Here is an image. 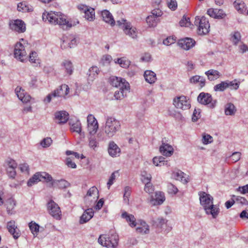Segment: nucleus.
<instances>
[{"mask_svg":"<svg viewBox=\"0 0 248 248\" xmlns=\"http://www.w3.org/2000/svg\"><path fill=\"white\" fill-rule=\"evenodd\" d=\"M42 18L44 21L47 20L51 24L58 25L64 30H68L72 26L66 16L61 12H45L42 15Z\"/></svg>","mask_w":248,"mask_h":248,"instance_id":"1","label":"nucleus"},{"mask_svg":"<svg viewBox=\"0 0 248 248\" xmlns=\"http://www.w3.org/2000/svg\"><path fill=\"white\" fill-rule=\"evenodd\" d=\"M201 204L203 206L207 215H211L215 218L218 216L219 209L217 206L213 204V198L209 194L205 192L199 193Z\"/></svg>","mask_w":248,"mask_h":248,"instance_id":"2","label":"nucleus"},{"mask_svg":"<svg viewBox=\"0 0 248 248\" xmlns=\"http://www.w3.org/2000/svg\"><path fill=\"white\" fill-rule=\"evenodd\" d=\"M120 122L113 117H108L104 127V132L108 138H111L120 129Z\"/></svg>","mask_w":248,"mask_h":248,"instance_id":"3","label":"nucleus"},{"mask_svg":"<svg viewBox=\"0 0 248 248\" xmlns=\"http://www.w3.org/2000/svg\"><path fill=\"white\" fill-rule=\"evenodd\" d=\"M98 243L102 246L108 248H116L119 242V236L116 233L110 235H100L98 239Z\"/></svg>","mask_w":248,"mask_h":248,"instance_id":"4","label":"nucleus"},{"mask_svg":"<svg viewBox=\"0 0 248 248\" xmlns=\"http://www.w3.org/2000/svg\"><path fill=\"white\" fill-rule=\"evenodd\" d=\"M195 25L198 26V33L199 35L206 34L209 31L210 25L208 20L204 16L200 18L197 16L195 18Z\"/></svg>","mask_w":248,"mask_h":248,"instance_id":"5","label":"nucleus"},{"mask_svg":"<svg viewBox=\"0 0 248 248\" xmlns=\"http://www.w3.org/2000/svg\"><path fill=\"white\" fill-rule=\"evenodd\" d=\"M197 101L202 105H207L211 108H214L217 104V100H214L212 95L209 93H201L197 97Z\"/></svg>","mask_w":248,"mask_h":248,"instance_id":"6","label":"nucleus"},{"mask_svg":"<svg viewBox=\"0 0 248 248\" xmlns=\"http://www.w3.org/2000/svg\"><path fill=\"white\" fill-rule=\"evenodd\" d=\"M99 191L95 186L91 187L84 196V202L87 206H90L99 198Z\"/></svg>","mask_w":248,"mask_h":248,"instance_id":"7","label":"nucleus"},{"mask_svg":"<svg viewBox=\"0 0 248 248\" xmlns=\"http://www.w3.org/2000/svg\"><path fill=\"white\" fill-rule=\"evenodd\" d=\"M27 46H24L21 42L17 43L15 46L14 55L15 57L23 62L27 59V53L26 48Z\"/></svg>","mask_w":248,"mask_h":248,"instance_id":"8","label":"nucleus"},{"mask_svg":"<svg viewBox=\"0 0 248 248\" xmlns=\"http://www.w3.org/2000/svg\"><path fill=\"white\" fill-rule=\"evenodd\" d=\"M173 103L178 109L182 110L188 109L190 108V103L186 96L181 95L177 96L173 99Z\"/></svg>","mask_w":248,"mask_h":248,"instance_id":"9","label":"nucleus"},{"mask_svg":"<svg viewBox=\"0 0 248 248\" xmlns=\"http://www.w3.org/2000/svg\"><path fill=\"white\" fill-rule=\"evenodd\" d=\"M47 208L49 213L55 219H60L61 211L59 205L53 201L50 200L47 204Z\"/></svg>","mask_w":248,"mask_h":248,"instance_id":"10","label":"nucleus"},{"mask_svg":"<svg viewBox=\"0 0 248 248\" xmlns=\"http://www.w3.org/2000/svg\"><path fill=\"white\" fill-rule=\"evenodd\" d=\"M88 131L90 135L95 134L98 128L97 120L93 115L90 114L87 117Z\"/></svg>","mask_w":248,"mask_h":248,"instance_id":"11","label":"nucleus"},{"mask_svg":"<svg viewBox=\"0 0 248 248\" xmlns=\"http://www.w3.org/2000/svg\"><path fill=\"white\" fill-rule=\"evenodd\" d=\"M109 82L112 86L115 87L129 88V84L124 79L115 76H112L109 78Z\"/></svg>","mask_w":248,"mask_h":248,"instance_id":"12","label":"nucleus"},{"mask_svg":"<svg viewBox=\"0 0 248 248\" xmlns=\"http://www.w3.org/2000/svg\"><path fill=\"white\" fill-rule=\"evenodd\" d=\"M165 200L164 193L160 191H157L155 192V198L152 196L151 197L149 202L151 206H155L161 204Z\"/></svg>","mask_w":248,"mask_h":248,"instance_id":"13","label":"nucleus"},{"mask_svg":"<svg viewBox=\"0 0 248 248\" xmlns=\"http://www.w3.org/2000/svg\"><path fill=\"white\" fill-rule=\"evenodd\" d=\"M123 31L125 35L133 39H136L138 37L137 29L132 26L130 22L129 23H126L124 25Z\"/></svg>","mask_w":248,"mask_h":248,"instance_id":"14","label":"nucleus"},{"mask_svg":"<svg viewBox=\"0 0 248 248\" xmlns=\"http://www.w3.org/2000/svg\"><path fill=\"white\" fill-rule=\"evenodd\" d=\"M69 92V88L68 85L63 84L53 91V97H65L68 94Z\"/></svg>","mask_w":248,"mask_h":248,"instance_id":"15","label":"nucleus"},{"mask_svg":"<svg viewBox=\"0 0 248 248\" xmlns=\"http://www.w3.org/2000/svg\"><path fill=\"white\" fill-rule=\"evenodd\" d=\"M7 229L15 239H17L20 236V231L16 225L15 221L11 220L8 222L7 223Z\"/></svg>","mask_w":248,"mask_h":248,"instance_id":"16","label":"nucleus"},{"mask_svg":"<svg viewBox=\"0 0 248 248\" xmlns=\"http://www.w3.org/2000/svg\"><path fill=\"white\" fill-rule=\"evenodd\" d=\"M10 28L18 32H24L26 31V25L21 20L17 19L10 24Z\"/></svg>","mask_w":248,"mask_h":248,"instance_id":"17","label":"nucleus"},{"mask_svg":"<svg viewBox=\"0 0 248 248\" xmlns=\"http://www.w3.org/2000/svg\"><path fill=\"white\" fill-rule=\"evenodd\" d=\"M15 93L19 100L23 103H27L31 98L30 95L27 94L24 90L20 87H17L15 89Z\"/></svg>","mask_w":248,"mask_h":248,"instance_id":"18","label":"nucleus"},{"mask_svg":"<svg viewBox=\"0 0 248 248\" xmlns=\"http://www.w3.org/2000/svg\"><path fill=\"white\" fill-rule=\"evenodd\" d=\"M55 118L59 124H63L69 119V114L64 110L57 111L55 113Z\"/></svg>","mask_w":248,"mask_h":248,"instance_id":"19","label":"nucleus"},{"mask_svg":"<svg viewBox=\"0 0 248 248\" xmlns=\"http://www.w3.org/2000/svg\"><path fill=\"white\" fill-rule=\"evenodd\" d=\"M195 43V41L190 38L180 39L178 43L179 46L185 50H188L192 47Z\"/></svg>","mask_w":248,"mask_h":248,"instance_id":"20","label":"nucleus"},{"mask_svg":"<svg viewBox=\"0 0 248 248\" xmlns=\"http://www.w3.org/2000/svg\"><path fill=\"white\" fill-rule=\"evenodd\" d=\"M120 152L121 149L113 141L109 142L108 147V153L111 156H118L120 155Z\"/></svg>","mask_w":248,"mask_h":248,"instance_id":"21","label":"nucleus"},{"mask_svg":"<svg viewBox=\"0 0 248 248\" xmlns=\"http://www.w3.org/2000/svg\"><path fill=\"white\" fill-rule=\"evenodd\" d=\"M79 8H81L82 11L84 13V17L88 21H92L94 19L95 13L94 10L92 8H88L85 5L81 6Z\"/></svg>","mask_w":248,"mask_h":248,"instance_id":"22","label":"nucleus"},{"mask_svg":"<svg viewBox=\"0 0 248 248\" xmlns=\"http://www.w3.org/2000/svg\"><path fill=\"white\" fill-rule=\"evenodd\" d=\"M152 15L147 17V22L149 23V26L154 27L156 25V22L155 18L160 16L162 15V12L159 9H155L152 12Z\"/></svg>","mask_w":248,"mask_h":248,"instance_id":"23","label":"nucleus"},{"mask_svg":"<svg viewBox=\"0 0 248 248\" xmlns=\"http://www.w3.org/2000/svg\"><path fill=\"white\" fill-rule=\"evenodd\" d=\"M94 212L92 208H88L85 210L80 217L79 223L82 224L89 221L93 216Z\"/></svg>","mask_w":248,"mask_h":248,"instance_id":"24","label":"nucleus"},{"mask_svg":"<svg viewBox=\"0 0 248 248\" xmlns=\"http://www.w3.org/2000/svg\"><path fill=\"white\" fill-rule=\"evenodd\" d=\"M159 151L163 155L170 156L173 153V148L168 144L163 143L160 147Z\"/></svg>","mask_w":248,"mask_h":248,"instance_id":"25","label":"nucleus"},{"mask_svg":"<svg viewBox=\"0 0 248 248\" xmlns=\"http://www.w3.org/2000/svg\"><path fill=\"white\" fill-rule=\"evenodd\" d=\"M102 16L103 20L110 24L111 26H113L115 25V21L113 18L112 15L108 10H104L102 12Z\"/></svg>","mask_w":248,"mask_h":248,"instance_id":"26","label":"nucleus"},{"mask_svg":"<svg viewBox=\"0 0 248 248\" xmlns=\"http://www.w3.org/2000/svg\"><path fill=\"white\" fill-rule=\"evenodd\" d=\"M138 224L140 226L136 228V231L138 233H140L142 234H148L149 233V225L144 221L140 220L139 221Z\"/></svg>","mask_w":248,"mask_h":248,"instance_id":"27","label":"nucleus"},{"mask_svg":"<svg viewBox=\"0 0 248 248\" xmlns=\"http://www.w3.org/2000/svg\"><path fill=\"white\" fill-rule=\"evenodd\" d=\"M144 77L145 80L150 84H153L156 80V74L151 70H146L144 72Z\"/></svg>","mask_w":248,"mask_h":248,"instance_id":"28","label":"nucleus"},{"mask_svg":"<svg viewBox=\"0 0 248 248\" xmlns=\"http://www.w3.org/2000/svg\"><path fill=\"white\" fill-rule=\"evenodd\" d=\"M122 217L126 219L131 227H136V225L139 224V222H136V218L133 215L129 214L126 212L122 213Z\"/></svg>","mask_w":248,"mask_h":248,"instance_id":"29","label":"nucleus"},{"mask_svg":"<svg viewBox=\"0 0 248 248\" xmlns=\"http://www.w3.org/2000/svg\"><path fill=\"white\" fill-rule=\"evenodd\" d=\"M205 74L207 76L208 79L210 81H214L219 78L221 74L220 73L214 69H210L205 72Z\"/></svg>","mask_w":248,"mask_h":248,"instance_id":"30","label":"nucleus"},{"mask_svg":"<svg viewBox=\"0 0 248 248\" xmlns=\"http://www.w3.org/2000/svg\"><path fill=\"white\" fill-rule=\"evenodd\" d=\"M52 186L57 187L59 188L63 189L68 187L69 183L65 180H54L51 183Z\"/></svg>","mask_w":248,"mask_h":248,"instance_id":"31","label":"nucleus"},{"mask_svg":"<svg viewBox=\"0 0 248 248\" xmlns=\"http://www.w3.org/2000/svg\"><path fill=\"white\" fill-rule=\"evenodd\" d=\"M119 91H116L114 93V97L116 99H121L126 96L127 93L129 92V88L121 87L119 88Z\"/></svg>","mask_w":248,"mask_h":248,"instance_id":"32","label":"nucleus"},{"mask_svg":"<svg viewBox=\"0 0 248 248\" xmlns=\"http://www.w3.org/2000/svg\"><path fill=\"white\" fill-rule=\"evenodd\" d=\"M236 110L235 107L232 103H228L224 106V112L226 115H234Z\"/></svg>","mask_w":248,"mask_h":248,"instance_id":"33","label":"nucleus"},{"mask_svg":"<svg viewBox=\"0 0 248 248\" xmlns=\"http://www.w3.org/2000/svg\"><path fill=\"white\" fill-rule=\"evenodd\" d=\"M5 205L6 207L7 212L8 214L13 213V210L16 205V202L13 198H10L6 201Z\"/></svg>","mask_w":248,"mask_h":248,"instance_id":"34","label":"nucleus"},{"mask_svg":"<svg viewBox=\"0 0 248 248\" xmlns=\"http://www.w3.org/2000/svg\"><path fill=\"white\" fill-rule=\"evenodd\" d=\"M69 124L71 125V130L72 131L78 133H80L81 131V124L79 120H76L75 122H69Z\"/></svg>","mask_w":248,"mask_h":248,"instance_id":"35","label":"nucleus"},{"mask_svg":"<svg viewBox=\"0 0 248 248\" xmlns=\"http://www.w3.org/2000/svg\"><path fill=\"white\" fill-rule=\"evenodd\" d=\"M62 65L64 67L65 71L69 75L72 74L74 68L71 61L65 60L62 62Z\"/></svg>","mask_w":248,"mask_h":248,"instance_id":"36","label":"nucleus"},{"mask_svg":"<svg viewBox=\"0 0 248 248\" xmlns=\"http://www.w3.org/2000/svg\"><path fill=\"white\" fill-rule=\"evenodd\" d=\"M88 140L89 147L95 150V148L98 146L99 143L94 134L90 135Z\"/></svg>","mask_w":248,"mask_h":248,"instance_id":"37","label":"nucleus"},{"mask_svg":"<svg viewBox=\"0 0 248 248\" xmlns=\"http://www.w3.org/2000/svg\"><path fill=\"white\" fill-rule=\"evenodd\" d=\"M99 72V70L97 67L92 66L89 69L87 74L89 75L90 79L93 80L98 75Z\"/></svg>","mask_w":248,"mask_h":248,"instance_id":"38","label":"nucleus"},{"mask_svg":"<svg viewBox=\"0 0 248 248\" xmlns=\"http://www.w3.org/2000/svg\"><path fill=\"white\" fill-rule=\"evenodd\" d=\"M233 5L235 9L240 13H243L246 10L245 3L240 0L235 1Z\"/></svg>","mask_w":248,"mask_h":248,"instance_id":"39","label":"nucleus"},{"mask_svg":"<svg viewBox=\"0 0 248 248\" xmlns=\"http://www.w3.org/2000/svg\"><path fill=\"white\" fill-rule=\"evenodd\" d=\"M165 158L163 156H156L154 157L153 159V163L156 166H161L162 165H167V161L165 160Z\"/></svg>","mask_w":248,"mask_h":248,"instance_id":"40","label":"nucleus"},{"mask_svg":"<svg viewBox=\"0 0 248 248\" xmlns=\"http://www.w3.org/2000/svg\"><path fill=\"white\" fill-rule=\"evenodd\" d=\"M115 63H119L122 67L124 68H128L130 64V62L124 57L117 59Z\"/></svg>","mask_w":248,"mask_h":248,"instance_id":"41","label":"nucleus"},{"mask_svg":"<svg viewBox=\"0 0 248 248\" xmlns=\"http://www.w3.org/2000/svg\"><path fill=\"white\" fill-rule=\"evenodd\" d=\"M228 85L226 81H221L214 87V90L215 92H223L227 89Z\"/></svg>","mask_w":248,"mask_h":248,"instance_id":"42","label":"nucleus"},{"mask_svg":"<svg viewBox=\"0 0 248 248\" xmlns=\"http://www.w3.org/2000/svg\"><path fill=\"white\" fill-rule=\"evenodd\" d=\"M29 226L34 236H36L39 230V225L31 221L29 223Z\"/></svg>","mask_w":248,"mask_h":248,"instance_id":"43","label":"nucleus"},{"mask_svg":"<svg viewBox=\"0 0 248 248\" xmlns=\"http://www.w3.org/2000/svg\"><path fill=\"white\" fill-rule=\"evenodd\" d=\"M184 175L185 174L183 172L179 170L174 173V176L175 179L181 181L184 184H186L187 183V181L184 177Z\"/></svg>","mask_w":248,"mask_h":248,"instance_id":"44","label":"nucleus"},{"mask_svg":"<svg viewBox=\"0 0 248 248\" xmlns=\"http://www.w3.org/2000/svg\"><path fill=\"white\" fill-rule=\"evenodd\" d=\"M32 180H34L36 182L38 183L41 181V172H37L33 175L28 181L27 185L29 186H31Z\"/></svg>","mask_w":248,"mask_h":248,"instance_id":"45","label":"nucleus"},{"mask_svg":"<svg viewBox=\"0 0 248 248\" xmlns=\"http://www.w3.org/2000/svg\"><path fill=\"white\" fill-rule=\"evenodd\" d=\"M62 43L61 44V47L62 49H67L68 48H72V45H69L70 39L67 37L63 36L62 38Z\"/></svg>","mask_w":248,"mask_h":248,"instance_id":"46","label":"nucleus"},{"mask_svg":"<svg viewBox=\"0 0 248 248\" xmlns=\"http://www.w3.org/2000/svg\"><path fill=\"white\" fill-rule=\"evenodd\" d=\"M52 143V139L49 137L44 138L40 142V145L43 148H47L49 147Z\"/></svg>","mask_w":248,"mask_h":248,"instance_id":"47","label":"nucleus"},{"mask_svg":"<svg viewBox=\"0 0 248 248\" xmlns=\"http://www.w3.org/2000/svg\"><path fill=\"white\" fill-rule=\"evenodd\" d=\"M166 1L168 7L171 11H175L176 10L178 6L176 0H167Z\"/></svg>","mask_w":248,"mask_h":248,"instance_id":"48","label":"nucleus"},{"mask_svg":"<svg viewBox=\"0 0 248 248\" xmlns=\"http://www.w3.org/2000/svg\"><path fill=\"white\" fill-rule=\"evenodd\" d=\"M179 24L181 27H189L191 25L190 18L184 15L180 20Z\"/></svg>","mask_w":248,"mask_h":248,"instance_id":"49","label":"nucleus"},{"mask_svg":"<svg viewBox=\"0 0 248 248\" xmlns=\"http://www.w3.org/2000/svg\"><path fill=\"white\" fill-rule=\"evenodd\" d=\"M217 12H219V11L217 9H210L207 11V14L210 16L219 19V17H221V16L217 15Z\"/></svg>","mask_w":248,"mask_h":248,"instance_id":"50","label":"nucleus"},{"mask_svg":"<svg viewBox=\"0 0 248 248\" xmlns=\"http://www.w3.org/2000/svg\"><path fill=\"white\" fill-rule=\"evenodd\" d=\"M41 181H45L47 182H51L52 183L54 180H53L52 176L50 174L46 172H41Z\"/></svg>","mask_w":248,"mask_h":248,"instance_id":"51","label":"nucleus"},{"mask_svg":"<svg viewBox=\"0 0 248 248\" xmlns=\"http://www.w3.org/2000/svg\"><path fill=\"white\" fill-rule=\"evenodd\" d=\"M213 142V137L209 134L202 135V142L204 144H207Z\"/></svg>","mask_w":248,"mask_h":248,"instance_id":"52","label":"nucleus"},{"mask_svg":"<svg viewBox=\"0 0 248 248\" xmlns=\"http://www.w3.org/2000/svg\"><path fill=\"white\" fill-rule=\"evenodd\" d=\"M235 80L232 81L226 80V82L228 84L227 88H230L231 90H237L239 88V83L235 82Z\"/></svg>","mask_w":248,"mask_h":248,"instance_id":"53","label":"nucleus"},{"mask_svg":"<svg viewBox=\"0 0 248 248\" xmlns=\"http://www.w3.org/2000/svg\"><path fill=\"white\" fill-rule=\"evenodd\" d=\"M17 10L22 12L29 11V6L25 2H20L17 5Z\"/></svg>","mask_w":248,"mask_h":248,"instance_id":"54","label":"nucleus"},{"mask_svg":"<svg viewBox=\"0 0 248 248\" xmlns=\"http://www.w3.org/2000/svg\"><path fill=\"white\" fill-rule=\"evenodd\" d=\"M232 198H233L235 202H236L237 203L245 205H246L248 203L247 200L243 197L233 195Z\"/></svg>","mask_w":248,"mask_h":248,"instance_id":"55","label":"nucleus"},{"mask_svg":"<svg viewBox=\"0 0 248 248\" xmlns=\"http://www.w3.org/2000/svg\"><path fill=\"white\" fill-rule=\"evenodd\" d=\"M167 189L168 192L170 194H175L178 192L177 188L171 183L167 185Z\"/></svg>","mask_w":248,"mask_h":248,"instance_id":"56","label":"nucleus"},{"mask_svg":"<svg viewBox=\"0 0 248 248\" xmlns=\"http://www.w3.org/2000/svg\"><path fill=\"white\" fill-rule=\"evenodd\" d=\"M241 35L240 33L237 31L235 32L232 37V40L234 45H237L240 41Z\"/></svg>","mask_w":248,"mask_h":248,"instance_id":"57","label":"nucleus"},{"mask_svg":"<svg viewBox=\"0 0 248 248\" xmlns=\"http://www.w3.org/2000/svg\"><path fill=\"white\" fill-rule=\"evenodd\" d=\"M37 55L35 52H32L30 54V61L35 64L39 63V60L37 59Z\"/></svg>","mask_w":248,"mask_h":248,"instance_id":"58","label":"nucleus"},{"mask_svg":"<svg viewBox=\"0 0 248 248\" xmlns=\"http://www.w3.org/2000/svg\"><path fill=\"white\" fill-rule=\"evenodd\" d=\"M144 190L149 194L152 193L154 191V187L151 183H146L144 187Z\"/></svg>","mask_w":248,"mask_h":248,"instance_id":"59","label":"nucleus"},{"mask_svg":"<svg viewBox=\"0 0 248 248\" xmlns=\"http://www.w3.org/2000/svg\"><path fill=\"white\" fill-rule=\"evenodd\" d=\"M6 164L7 165V168L16 169L17 166V164L16 162V161L14 160L11 158H9L6 160Z\"/></svg>","mask_w":248,"mask_h":248,"instance_id":"60","label":"nucleus"},{"mask_svg":"<svg viewBox=\"0 0 248 248\" xmlns=\"http://www.w3.org/2000/svg\"><path fill=\"white\" fill-rule=\"evenodd\" d=\"M118 171H115L111 174V175L108 180V181L107 183V186H108V188H109L110 186L113 184L114 181L116 179V174H118Z\"/></svg>","mask_w":248,"mask_h":248,"instance_id":"61","label":"nucleus"},{"mask_svg":"<svg viewBox=\"0 0 248 248\" xmlns=\"http://www.w3.org/2000/svg\"><path fill=\"white\" fill-rule=\"evenodd\" d=\"M6 171L8 176L11 178H14L16 175V168H6Z\"/></svg>","mask_w":248,"mask_h":248,"instance_id":"62","label":"nucleus"},{"mask_svg":"<svg viewBox=\"0 0 248 248\" xmlns=\"http://www.w3.org/2000/svg\"><path fill=\"white\" fill-rule=\"evenodd\" d=\"M19 169L22 172L29 174V166L27 163L21 164L19 165Z\"/></svg>","mask_w":248,"mask_h":248,"instance_id":"63","label":"nucleus"},{"mask_svg":"<svg viewBox=\"0 0 248 248\" xmlns=\"http://www.w3.org/2000/svg\"><path fill=\"white\" fill-rule=\"evenodd\" d=\"M241 154L240 152H234L231 155L232 160L234 162L238 161L241 158Z\"/></svg>","mask_w":248,"mask_h":248,"instance_id":"64","label":"nucleus"}]
</instances>
